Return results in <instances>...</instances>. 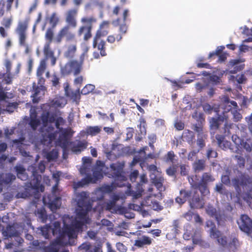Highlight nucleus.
<instances>
[{"label": "nucleus", "mask_w": 252, "mask_h": 252, "mask_svg": "<svg viewBox=\"0 0 252 252\" xmlns=\"http://www.w3.org/2000/svg\"><path fill=\"white\" fill-rule=\"evenodd\" d=\"M70 219L68 215L64 216L63 219V226L59 237L56 238V243L58 244H70V240L76 237V231L82 229L83 225L86 224L83 221L76 218L73 220L71 224L66 223L65 219Z\"/></svg>", "instance_id": "f257e3e1"}, {"label": "nucleus", "mask_w": 252, "mask_h": 252, "mask_svg": "<svg viewBox=\"0 0 252 252\" xmlns=\"http://www.w3.org/2000/svg\"><path fill=\"white\" fill-rule=\"evenodd\" d=\"M232 183L236 190H241L240 187L250 189L247 192L243 194V200L251 207H252V176L245 173L240 174L232 179Z\"/></svg>", "instance_id": "f03ea898"}, {"label": "nucleus", "mask_w": 252, "mask_h": 252, "mask_svg": "<svg viewBox=\"0 0 252 252\" xmlns=\"http://www.w3.org/2000/svg\"><path fill=\"white\" fill-rule=\"evenodd\" d=\"M85 53H84L80 56V61L77 60H71L65 63L61 68V73L63 76H67L73 73L74 76H77L81 72Z\"/></svg>", "instance_id": "7ed1b4c3"}, {"label": "nucleus", "mask_w": 252, "mask_h": 252, "mask_svg": "<svg viewBox=\"0 0 252 252\" xmlns=\"http://www.w3.org/2000/svg\"><path fill=\"white\" fill-rule=\"evenodd\" d=\"M190 182L191 186L195 189H198L203 196H205L210 193V191L208 187V184L213 182L215 178L210 172H204L202 174L200 182L197 183L193 180Z\"/></svg>", "instance_id": "20e7f679"}, {"label": "nucleus", "mask_w": 252, "mask_h": 252, "mask_svg": "<svg viewBox=\"0 0 252 252\" xmlns=\"http://www.w3.org/2000/svg\"><path fill=\"white\" fill-rule=\"evenodd\" d=\"M206 226L210 228V237L216 240V243L221 248L226 247L228 244L227 237L216 228L215 223L212 220H207L206 223Z\"/></svg>", "instance_id": "39448f33"}, {"label": "nucleus", "mask_w": 252, "mask_h": 252, "mask_svg": "<svg viewBox=\"0 0 252 252\" xmlns=\"http://www.w3.org/2000/svg\"><path fill=\"white\" fill-rule=\"evenodd\" d=\"M30 18H26L24 21H20L15 29V32L18 35L19 43L21 46L26 47V52L28 53V46L26 43L27 38V31L28 28Z\"/></svg>", "instance_id": "423d86ee"}, {"label": "nucleus", "mask_w": 252, "mask_h": 252, "mask_svg": "<svg viewBox=\"0 0 252 252\" xmlns=\"http://www.w3.org/2000/svg\"><path fill=\"white\" fill-rule=\"evenodd\" d=\"M93 205L92 204H88L86 205H78L79 208L77 210L76 218L86 223H89L90 219L88 216L89 212L91 211L93 209L94 212L99 211L102 207L99 205H96L93 208Z\"/></svg>", "instance_id": "0eeeda50"}, {"label": "nucleus", "mask_w": 252, "mask_h": 252, "mask_svg": "<svg viewBox=\"0 0 252 252\" xmlns=\"http://www.w3.org/2000/svg\"><path fill=\"white\" fill-rule=\"evenodd\" d=\"M110 173L108 177H112L115 181H125L126 178L125 175L124 168L125 167L124 162H117L110 164Z\"/></svg>", "instance_id": "6e6552de"}, {"label": "nucleus", "mask_w": 252, "mask_h": 252, "mask_svg": "<svg viewBox=\"0 0 252 252\" xmlns=\"http://www.w3.org/2000/svg\"><path fill=\"white\" fill-rule=\"evenodd\" d=\"M238 227L248 235L252 233V219L247 214H241L237 220Z\"/></svg>", "instance_id": "1a4fd4ad"}, {"label": "nucleus", "mask_w": 252, "mask_h": 252, "mask_svg": "<svg viewBox=\"0 0 252 252\" xmlns=\"http://www.w3.org/2000/svg\"><path fill=\"white\" fill-rule=\"evenodd\" d=\"M63 38H65L66 41H72L75 38V33L70 31L68 26H65L61 29L56 35L55 41L58 44L60 43Z\"/></svg>", "instance_id": "9d476101"}, {"label": "nucleus", "mask_w": 252, "mask_h": 252, "mask_svg": "<svg viewBox=\"0 0 252 252\" xmlns=\"http://www.w3.org/2000/svg\"><path fill=\"white\" fill-rule=\"evenodd\" d=\"M129 15V10L128 9H126L124 10L123 12V23L121 22V19L120 18H118L116 20H114L112 22V24L115 26H119V33L118 34H121L122 37H123V35L126 34L127 31L128 26L126 23V20L127 19V17Z\"/></svg>", "instance_id": "9b49d317"}, {"label": "nucleus", "mask_w": 252, "mask_h": 252, "mask_svg": "<svg viewBox=\"0 0 252 252\" xmlns=\"http://www.w3.org/2000/svg\"><path fill=\"white\" fill-rule=\"evenodd\" d=\"M226 103L225 109L228 111H231L233 116V119L235 122H238L242 118V115L238 111V105L236 101H230L228 97H226L224 100Z\"/></svg>", "instance_id": "f8f14e48"}, {"label": "nucleus", "mask_w": 252, "mask_h": 252, "mask_svg": "<svg viewBox=\"0 0 252 252\" xmlns=\"http://www.w3.org/2000/svg\"><path fill=\"white\" fill-rule=\"evenodd\" d=\"M170 230L166 235L168 240H173L176 238L178 234L181 233V222L179 219L173 220L172 224L170 226Z\"/></svg>", "instance_id": "ddd939ff"}, {"label": "nucleus", "mask_w": 252, "mask_h": 252, "mask_svg": "<svg viewBox=\"0 0 252 252\" xmlns=\"http://www.w3.org/2000/svg\"><path fill=\"white\" fill-rule=\"evenodd\" d=\"M189 203L190 207L193 209H201L204 207V202L201 198L197 190L193 191L191 198L189 199Z\"/></svg>", "instance_id": "4468645a"}, {"label": "nucleus", "mask_w": 252, "mask_h": 252, "mask_svg": "<svg viewBox=\"0 0 252 252\" xmlns=\"http://www.w3.org/2000/svg\"><path fill=\"white\" fill-rule=\"evenodd\" d=\"M33 94L32 95V101L34 103H37L44 96L45 91V87L43 85L36 86L35 83L32 85Z\"/></svg>", "instance_id": "2eb2a0df"}, {"label": "nucleus", "mask_w": 252, "mask_h": 252, "mask_svg": "<svg viewBox=\"0 0 252 252\" xmlns=\"http://www.w3.org/2000/svg\"><path fill=\"white\" fill-rule=\"evenodd\" d=\"M16 179V176L11 173H0V192L2 190L4 185L11 184Z\"/></svg>", "instance_id": "dca6fc26"}, {"label": "nucleus", "mask_w": 252, "mask_h": 252, "mask_svg": "<svg viewBox=\"0 0 252 252\" xmlns=\"http://www.w3.org/2000/svg\"><path fill=\"white\" fill-rule=\"evenodd\" d=\"M77 14V10L73 9L68 10L66 13L65 22L69 28H75L77 27V22L76 17Z\"/></svg>", "instance_id": "f3484780"}, {"label": "nucleus", "mask_w": 252, "mask_h": 252, "mask_svg": "<svg viewBox=\"0 0 252 252\" xmlns=\"http://www.w3.org/2000/svg\"><path fill=\"white\" fill-rule=\"evenodd\" d=\"M93 26H85L82 25L79 27L77 31V35L81 37L83 35V39L84 41H88L92 36V30Z\"/></svg>", "instance_id": "a211bd4d"}, {"label": "nucleus", "mask_w": 252, "mask_h": 252, "mask_svg": "<svg viewBox=\"0 0 252 252\" xmlns=\"http://www.w3.org/2000/svg\"><path fill=\"white\" fill-rule=\"evenodd\" d=\"M193 192V191L191 190L181 189L180 191V196H177L175 198L176 202L180 205H182L185 203L187 200L189 201V199L192 195Z\"/></svg>", "instance_id": "6ab92c4d"}, {"label": "nucleus", "mask_w": 252, "mask_h": 252, "mask_svg": "<svg viewBox=\"0 0 252 252\" xmlns=\"http://www.w3.org/2000/svg\"><path fill=\"white\" fill-rule=\"evenodd\" d=\"M232 124H228L226 122H225L224 127L223 128V135L220 134H217L216 135V139L217 140L218 144L220 147H222V142H224V137L230 135V129L231 128Z\"/></svg>", "instance_id": "aec40b11"}, {"label": "nucleus", "mask_w": 252, "mask_h": 252, "mask_svg": "<svg viewBox=\"0 0 252 252\" xmlns=\"http://www.w3.org/2000/svg\"><path fill=\"white\" fill-rule=\"evenodd\" d=\"M153 239L146 235H142L140 237H138L134 241V246L141 248L145 246H150L152 244Z\"/></svg>", "instance_id": "412c9836"}, {"label": "nucleus", "mask_w": 252, "mask_h": 252, "mask_svg": "<svg viewBox=\"0 0 252 252\" xmlns=\"http://www.w3.org/2000/svg\"><path fill=\"white\" fill-rule=\"evenodd\" d=\"M78 205H86L88 204H93L92 199L89 198L88 192L86 191H82L78 193Z\"/></svg>", "instance_id": "4be33fe9"}, {"label": "nucleus", "mask_w": 252, "mask_h": 252, "mask_svg": "<svg viewBox=\"0 0 252 252\" xmlns=\"http://www.w3.org/2000/svg\"><path fill=\"white\" fill-rule=\"evenodd\" d=\"M109 24V23L108 21H103L100 25L99 30L96 32V33L93 39V46L94 48H95L96 46L98 39L100 38L101 36H103L107 33V32H106V33H104V32H101V29L104 27L108 28Z\"/></svg>", "instance_id": "5701e85b"}, {"label": "nucleus", "mask_w": 252, "mask_h": 252, "mask_svg": "<svg viewBox=\"0 0 252 252\" xmlns=\"http://www.w3.org/2000/svg\"><path fill=\"white\" fill-rule=\"evenodd\" d=\"M192 166L195 173H199L205 169L206 161L203 159H196L192 163Z\"/></svg>", "instance_id": "b1692460"}, {"label": "nucleus", "mask_w": 252, "mask_h": 252, "mask_svg": "<svg viewBox=\"0 0 252 252\" xmlns=\"http://www.w3.org/2000/svg\"><path fill=\"white\" fill-rule=\"evenodd\" d=\"M225 118L221 115H218L217 118H212L210 121L211 129L217 130L220 126L224 122Z\"/></svg>", "instance_id": "393cba45"}, {"label": "nucleus", "mask_w": 252, "mask_h": 252, "mask_svg": "<svg viewBox=\"0 0 252 252\" xmlns=\"http://www.w3.org/2000/svg\"><path fill=\"white\" fill-rule=\"evenodd\" d=\"M206 212L211 217L215 218L218 223H220V221L221 219V215L217 212L215 208L213 206L208 205L206 208Z\"/></svg>", "instance_id": "a878e982"}, {"label": "nucleus", "mask_w": 252, "mask_h": 252, "mask_svg": "<svg viewBox=\"0 0 252 252\" xmlns=\"http://www.w3.org/2000/svg\"><path fill=\"white\" fill-rule=\"evenodd\" d=\"M88 146V142L86 140H79L76 144L74 145L71 148L72 152L74 153H80L86 149Z\"/></svg>", "instance_id": "bb28decb"}, {"label": "nucleus", "mask_w": 252, "mask_h": 252, "mask_svg": "<svg viewBox=\"0 0 252 252\" xmlns=\"http://www.w3.org/2000/svg\"><path fill=\"white\" fill-rule=\"evenodd\" d=\"M14 169L18 178L23 181L27 180L28 176L26 173V169L22 165H17L15 166Z\"/></svg>", "instance_id": "cd10ccee"}, {"label": "nucleus", "mask_w": 252, "mask_h": 252, "mask_svg": "<svg viewBox=\"0 0 252 252\" xmlns=\"http://www.w3.org/2000/svg\"><path fill=\"white\" fill-rule=\"evenodd\" d=\"M77 50V46L75 44L69 45L67 50L64 53V57L68 59H73Z\"/></svg>", "instance_id": "c85d7f7f"}, {"label": "nucleus", "mask_w": 252, "mask_h": 252, "mask_svg": "<svg viewBox=\"0 0 252 252\" xmlns=\"http://www.w3.org/2000/svg\"><path fill=\"white\" fill-rule=\"evenodd\" d=\"M2 234L4 236L10 238L13 236H17L19 234V232L13 226L8 225L6 226L5 230L3 231Z\"/></svg>", "instance_id": "c756f323"}, {"label": "nucleus", "mask_w": 252, "mask_h": 252, "mask_svg": "<svg viewBox=\"0 0 252 252\" xmlns=\"http://www.w3.org/2000/svg\"><path fill=\"white\" fill-rule=\"evenodd\" d=\"M143 184L138 183L136 186L137 191L129 190L128 194L131 195L134 198L137 199L142 196V193L144 191L143 188Z\"/></svg>", "instance_id": "7c9ffc66"}, {"label": "nucleus", "mask_w": 252, "mask_h": 252, "mask_svg": "<svg viewBox=\"0 0 252 252\" xmlns=\"http://www.w3.org/2000/svg\"><path fill=\"white\" fill-rule=\"evenodd\" d=\"M92 176L91 175H87L85 178L81 181L75 183L74 188L77 189L80 187H83L84 186L91 183L92 182Z\"/></svg>", "instance_id": "2f4dec72"}, {"label": "nucleus", "mask_w": 252, "mask_h": 252, "mask_svg": "<svg viewBox=\"0 0 252 252\" xmlns=\"http://www.w3.org/2000/svg\"><path fill=\"white\" fill-rule=\"evenodd\" d=\"M101 127L99 126H89L86 129V133L87 135L95 136L100 133Z\"/></svg>", "instance_id": "473e14b6"}, {"label": "nucleus", "mask_w": 252, "mask_h": 252, "mask_svg": "<svg viewBox=\"0 0 252 252\" xmlns=\"http://www.w3.org/2000/svg\"><path fill=\"white\" fill-rule=\"evenodd\" d=\"M115 189V186L113 183L111 185H104L101 187L98 188V191L97 192H100L102 191L105 194L106 193H109L112 192Z\"/></svg>", "instance_id": "72a5a7b5"}, {"label": "nucleus", "mask_w": 252, "mask_h": 252, "mask_svg": "<svg viewBox=\"0 0 252 252\" xmlns=\"http://www.w3.org/2000/svg\"><path fill=\"white\" fill-rule=\"evenodd\" d=\"M29 125L33 130H35L37 127L40 125V121L37 118L36 114L31 116Z\"/></svg>", "instance_id": "f704fd0d"}, {"label": "nucleus", "mask_w": 252, "mask_h": 252, "mask_svg": "<svg viewBox=\"0 0 252 252\" xmlns=\"http://www.w3.org/2000/svg\"><path fill=\"white\" fill-rule=\"evenodd\" d=\"M53 28H48L45 34V38L46 40V43L51 44L53 40L54 36V31Z\"/></svg>", "instance_id": "c9c22d12"}, {"label": "nucleus", "mask_w": 252, "mask_h": 252, "mask_svg": "<svg viewBox=\"0 0 252 252\" xmlns=\"http://www.w3.org/2000/svg\"><path fill=\"white\" fill-rule=\"evenodd\" d=\"M46 61L45 59L40 61L36 70V76H42L46 69Z\"/></svg>", "instance_id": "e433bc0d"}, {"label": "nucleus", "mask_w": 252, "mask_h": 252, "mask_svg": "<svg viewBox=\"0 0 252 252\" xmlns=\"http://www.w3.org/2000/svg\"><path fill=\"white\" fill-rule=\"evenodd\" d=\"M67 95L70 97L73 101L76 102L77 103H79L81 98L80 89L78 88L75 92L72 91L70 93H68L67 94Z\"/></svg>", "instance_id": "4c0bfd02"}, {"label": "nucleus", "mask_w": 252, "mask_h": 252, "mask_svg": "<svg viewBox=\"0 0 252 252\" xmlns=\"http://www.w3.org/2000/svg\"><path fill=\"white\" fill-rule=\"evenodd\" d=\"M49 24L51 26L50 28L55 29L59 22V18L56 13H53L49 19Z\"/></svg>", "instance_id": "58836bf2"}, {"label": "nucleus", "mask_w": 252, "mask_h": 252, "mask_svg": "<svg viewBox=\"0 0 252 252\" xmlns=\"http://www.w3.org/2000/svg\"><path fill=\"white\" fill-rule=\"evenodd\" d=\"M52 234L54 236L59 234V237L62 232V229H61V223L59 221H56L53 223V227H51Z\"/></svg>", "instance_id": "ea45409f"}, {"label": "nucleus", "mask_w": 252, "mask_h": 252, "mask_svg": "<svg viewBox=\"0 0 252 252\" xmlns=\"http://www.w3.org/2000/svg\"><path fill=\"white\" fill-rule=\"evenodd\" d=\"M56 240L49 246L45 247V250L46 252H59V250L57 248V245H67V244H58L56 243Z\"/></svg>", "instance_id": "a19ab883"}, {"label": "nucleus", "mask_w": 252, "mask_h": 252, "mask_svg": "<svg viewBox=\"0 0 252 252\" xmlns=\"http://www.w3.org/2000/svg\"><path fill=\"white\" fill-rule=\"evenodd\" d=\"M41 233L46 239H49L50 232L51 231V226L48 224L45 225L41 228Z\"/></svg>", "instance_id": "79ce46f5"}, {"label": "nucleus", "mask_w": 252, "mask_h": 252, "mask_svg": "<svg viewBox=\"0 0 252 252\" xmlns=\"http://www.w3.org/2000/svg\"><path fill=\"white\" fill-rule=\"evenodd\" d=\"M51 44L45 43L43 48V53L46 58H49L54 55V52L50 48Z\"/></svg>", "instance_id": "37998d69"}, {"label": "nucleus", "mask_w": 252, "mask_h": 252, "mask_svg": "<svg viewBox=\"0 0 252 252\" xmlns=\"http://www.w3.org/2000/svg\"><path fill=\"white\" fill-rule=\"evenodd\" d=\"M105 46V41L104 40H101L98 44H96V46L95 47H97L98 50L100 51V54L101 56H105L107 55L106 52Z\"/></svg>", "instance_id": "c03bdc74"}, {"label": "nucleus", "mask_w": 252, "mask_h": 252, "mask_svg": "<svg viewBox=\"0 0 252 252\" xmlns=\"http://www.w3.org/2000/svg\"><path fill=\"white\" fill-rule=\"evenodd\" d=\"M239 61L238 60L234 61L233 65V68H232L229 71L230 73L235 74L238 71H240L243 69L244 66L242 65L239 64Z\"/></svg>", "instance_id": "a18cd8bd"}, {"label": "nucleus", "mask_w": 252, "mask_h": 252, "mask_svg": "<svg viewBox=\"0 0 252 252\" xmlns=\"http://www.w3.org/2000/svg\"><path fill=\"white\" fill-rule=\"evenodd\" d=\"M37 214L41 221L43 223H45L48 219L46 210L44 208L40 209L37 211Z\"/></svg>", "instance_id": "49530a36"}, {"label": "nucleus", "mask_w": 252, "mask_h": 252, "mask_svg": "<svg viewBox=\"0 0 252 252\" xmlns=\"http://www.w3.org/2000/svg\"><path fill=\"white\" fill-rule=\"evenodd\" d=\"M95 89V86L92 84L86 85L81 90V94L83 95H87L92 92Z\"/></svg>", "instance_id": "de8ad7c7"}, {"label": "nucleus", "mask_w": 252, "mask_h": 252, "mask_svg": "<svg viewBox=\"0 0 252 252\" xmlns=\"http://www.w3.org/2000/svg\"><path fill=\"white\" fill-rule=\"evenodd\" d=\"M33 178L31 181V185L32 186V188L34 189H37L39 188V186L40 184V179L41 176H34V174H33Z\"/></svg>", "instance_id": "09e8293b"}, {"label": "nucleus", "mask_w": 252, "mask_h": 252, "mask_svg": "<svg viewBox=\"0 0 252 252\" xmlns=\"http://www.w3.org/2000/svg\"><path fill=\"white\" fill-rule=\"evenodd\" d=\"M59 153L57 150L53 149L47 154L46 158L48 161L53 160L58 158Z\"/></svg>", "instance_id": "8fccbe9b"}, {"label": "nucleus", "mask_w": 252, "mask_h": 252, "mask_svg": "<svg viewBox=\"0 0 252 252\" xmlns=\"http://www.w3.org/2000/svg\"><path fill=\"white\" fill-rule=\"evenodd\" d=\"M103 178V175L101 171L94 170L93 173L91 183H95L98 180Z\"/></svg>", "instance_id": "3c124183"}, {"label": "nucleus", "mask_w": 252, "mask_h": 252, "mask_svg": "<svg viewBox=\"0 0 252 252\" xmlns=\"http://www.w3.org/2000/svg\"><path fill=\"white\" fill-rule=\"evenodd\" d=\"M98 191V188L96 189L94 192V196L92 197V202L93 203L94 201L97 200H101L103 199L104 197V194L102 191L100 192H97Z\"/></svg>", "instance_id": "603ef678"}, {"label": "nucleus", "mask_w": 252, "mask_h": 252, "mask_svg": "<svg viewBox=\"0 0 252 252\" xmlns=\"http://www.w3.org/2000/svg\"><path fill=\"white\" fill-rule=\"evenodd\" d=\"M122 39L121 34L110 35L107 38V41L110 43H114L116 41L119 42Z\"/></svg>", "instance_id": "864d4df0"}, {"label": "nucleus", "mask_w": 252, "mask_h": 252, "mask_svg": "<svg viewBox=\"0 0 252 252\" xmlns=\"http://www.w3.org/2000/svg\"><path fill=\"white\" fill-rule=\"evenodd\" d=\"M182 137L187 141H189L192 140L194 138V135L192 131L189 129H186L183 132Z\"/></svg>", "instance_id": "5fc2aeb1"}, {"label": "nucleus", "mask_w": 252, "mask_h": 252, "mask_svg": "<svg viewBox=\"0 0 252 252\" xmlns=\"http://www.w3.org/2000/svg\"><path fill=\"white\" fill-rule=\"evenodd\" d=\"M81 22L83 24H86L85 26H93L92 24L96 22V19L94 17H83L81 19Z\"/></svg>", "instance_id": "6e6d98bb"}, {"label": "nucleus", "mask_w": 252, "mask_h": 252, "mask_svg": "<svg viewBox=\"0 0 252 252\" xmlns=\"http://www.w3.org/2000/svg\"><path fill=\"white\" fill-rule=\"evenodd\" d=\"M49 115V111L43 112L41 115V120L44 126H46L48 125Z\"/></svg>", "instance_id": "4d7b16f0"}, {"label": "nucleus", "mask_w": 252, "mask_h": 252, "mask_svg": "<svg viewBox=\"0 0 252 252\" xmlns=\"http://www.w3.org/2000/svg\"><path fill=\"white\" fill-rule=\"evenodd\" d=\"M60 199V197H57L56 198V200H54L49 202L48 207L52 211H54L59 208V205L57 203V200Z\"/></svg>", "instance_id": "13d9d810"}, {"label": "nucleus", "mask_w": 252, "mask_h": 252, "mask_svg": "<svg viewBox=\"0 0 252 252\" xmlns=\"http://www.w3.org/2000/svg\"><path fill=\"white\" fill-rule=\"evenodd\" d=\"M65 122V120H64L62 117H59L56 119L55 122V126L57 129H59L60 131L63 130V128L60 127V126L63 125Z\"/></svg>", "instance_id": "bf43d9fd"}, {"label": "nucleus", "mask_w": 252, "mask_h": 252, "mask_svg": "<svg viewBox=\"0 0 252 252\" xmlns=\"http://www.w3.org/2000/svg\"><path fill=\"white\" fill-rule=\"evenodd\" d=\"M229 247L232 249L233 251L236 250L240 246L239 242L236 238H233L229 243Z\"/></svg>", "instance_id": "052dcab7"}, {"label": "nucleus", "mask_w": 252, "mask_h": 252, "mask_svg": "<svg viewBox=\"0 0 252 252\" xmlns=\"http://www.w3.org/2000/svg\"><path fill=\"white\" fill-rule=\"evenodd\" d=\"M235 158L237 160V164L240 168H244L245 164V159L240 156L236 155Z\"/></svg>", "instance_id": "680f3d73"}, {"label": "nucleus", "mask_w": 252, "mask_h": 252, "mask_svg": "<svg viewBox=\"0 0 252 252\" xmlns=\"http://www.w3.org/2000/svg\"><path fill=\"white\" fill-rule=\"evenodd\" d=\"M206 157L208 159L211 158H216L218 157V153L212 148H209L207 151Z\"/></svg>", "instance_id": "e2e57ef3"}, {"label": "nucleus", "mask_w": 252, "mask_h": 252, "mask_svg": "<svg viewBox=\"0 0 252 252\" xmlns=\"http://www.w3.org/2000/svg\"><path fill=\"white\" fill-rule=\"evenodd\" d=\"M224 49V47L223 46H218L215 52H213L209 54V58H211L215 55L218 56L222 53V52Z\"/></svg>", "instance_id": "0e129e2a"}, {"label": "nucleus", "mask_w": 252, "mask_h": 252, "mask_svg": "<svg viewBox=\"0 0 252 252\" xmlns=\"http://www.w3.org/2000/svg\"><path fill=\"white\" fill-rule=\"evenodd\" d=\"M140 124L138 126L141 133L142 134L143 133H146V128H145V125H146V121L144 118H140L139 120Z\"/></svg>", "instance_id": "69168bd1"}, {"label": "nucleus", "mask_w": 252, "mask_h": 252, "mask_svg": "<svg viewBox=\"0 0 252 252\" xmlns=\"http://www.w3.org/2000/svg\"><path fill=\"white\" fill-rule=\"evenodd\" d=\"M175 157V155L174 152L172 151H169L165 155V161L166 162H171L173 163Z\"/></svg>", "instance_id": "338daca9"}, {"label": "nucleus", "mask_w": 252, "mask_h": 252, "mask_svg": "<svg viewBox=\"0 0 252 252\" xmlns=\"http://www.w3.org/2000/svg\"><path fill=\"white\" fill-rule=\"evenodd\" d=\"M178 166L176 165H173L170 166L166 169V173L169 176H173L175 174Z\"/></svg>", "instance_id": "774afa93"}]
</instances>
